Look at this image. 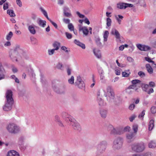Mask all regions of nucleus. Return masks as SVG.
I'll return each instance as SVG.
<instances>
[{
    "mask_svg": "<svg viewBox=\"0 0 156 156\" xmlns=\"http://www.w3.org/2000/svg\"><path fill=\"white\" fill-rule=\"evenodd\" d=\"M12 96V91L10 90H7L6 93L7 101L6 103L3 107L4 110L8 111L11 109L12 106L14 102Z\"/></svg>",
    "mask_w": 156,
    "mask_h": 156,
    "instance_id": "f257e3e1",
    "label": "nucleus"
},
{
    "mask_svg": "<svg viewBox=\"0 0 156 156\" xmlns=\"http://www.w3.org/2000/svg\"><path fill=\"white\" fill-rule=\"evenodd\" d=\"M7 129L9 133H16L19 131V127L14 123L9 124L7 127Z\"/></svg>",
    "mask_w": 156,
    "mask_h": 156,
    "instance_id": "f03ea898",
    "label": "nucleus"
},
{
    "mask_svg": "<svg viewBox=\"0 0 156 156\" xmlns=\"http://www.w3.org/2000/svg\"><path fill=\"white\" fill-rule=\"evenodd\" d=\"M132 149L134 151L137 152L143 151L144 149V146L143 143L135 144L132 146Z\"/></svg>",
    "mask_w": 156,
    "mask_h": 156,
    "instance_id": "7ed1b4c3",
    "label": "nucleus"
},
{
    "mask_svg": "<svg viewBox=\"0 0 156 156\" xmlns=\"http://www.w3.org/2000/svg\"><path fill=\"white\" fill-rule=\"evenodd\" d=\"M40 9L42 12H43V14L44 16L47 18L50 22L52 23V24L54 26V27L56 28H57L58 27V26L57 24L54 22H53L48 17V14L46 12V11L44 10L42 7H41Z\"/></svg>",
    "mask_w": 156,
    "mask_h": 156,
    "instance_id": "20e7f679",
    "label": "nucleus"
},
{
    "mask_svg": "<svg viewBox=\"0 0 156 156\" xmlns=\"http://www.w3.org/2000/svg\"><path fill=\"white\" fill-rule=\"evenodd\" d=\"M133 6L132 4L125 3H120L117 5V8L120 9H125L127 7H132Z\"/></svg>",
    "mask_w": 156,
    "mask_h": 156,
    "instance_id": "39448f33",
    "label": "nucleus"
},
{
    "mask_svg": "<svg viewBox=\"0 0 156 156\" xmlns=\"http://www.w3.org/2000/svg\"><path fill=\"white\" fill-rule=\"evenodd\" d=\"M137 48L140 50L142 51H146L151 49L150 47L141 44H138L136 45Z\"/></svg>",
    "mask_w": 156,
    "mask_h": 156,
    "instance_id": "423d86ee",
    "label": "nucleus"
},
{
    "mask_svg": "<svg viewBox=\"0 0 156 156\" xmlns=\"http://www.w3.org/2000/svg\"><path fill=\"white\" fill-rule=\"evenodd\" d=\"M107 95L111 98H113L115 96L113 89L111 87L108 86L107 88Z\"/></svg>",
    "mask_w": 156,
    "mask_h": 156,
    "instance_id": "0eeeda50",
    "label": "nucleus"
},
{
    "mask_svg": "<svg viewBox=\"0 0 156 156\" xmlns=\"http://www.w3.org/2000/svg\"><path fill=\"white\" fill-rule=\"evenodd\" d=\"M108 129L111 131V133L112 134H120L123 133L122 132L121 133L120 131L118 130V129L116 130L112 125H110L109 126Z\"/></svg>",
    "mask_w": 156,
    "mask_h": 156,
    "instance_id": "6e6552de",
    "label": "nucleus"
},
{
    "mask_svg": "<svg viewBox=\"0 0 156 156\" xmlns=\"http://www.w3.org/2000/svg\"><path fill=\"white\" fill-rule=\"evenodd\" d=\"M79 31H82L84 34L85 36H87L89 33V30L87 27H83L80 25L79 27Z\"/></svg>",
    "mask_w": 156,
    "mask_h": 156,
    "instance_id": "1a4fd4ad",
    "label": "nucleus"
},
{
    "mask_svg": "<svg viewBox=\"0 0 156 156\" xmlns=\"http://www.w3.org/2000/svg\"><path fill=\"white\" fill-rule=\"evenodd\" d=\"M122 143L120 140H116L114 141V148L117 149L119 148L122 147Z\"/></svg>",
    "mask_w": 156,
    "mask_h": 156,
    "instance_id": "9d476101",
    "label": "nucleus"
},
{
    "mask_svg": "<svg viewBox=\"0 0 156 156\" xmlns=\"http://www.w3.org/2000/svg\"><path fill=\"white\" fill-rule=\"evenodd\" d=\"M111 34L115 36L116 38L120 41L121 37L120 34L118 30L115 29H112L111 31Z\"/></svg>",
    "mask_w": 156,
    "mask_h": 156,
    "instance_id": "9b49d317",
    "label": "nucleus"
},
{
    "mask_svg": "<svg viewBox=\"0 0 156 156\" xmlns=\"http://www.w3.org/2000/svg\"><path fill=\"white\" fill-rule=\"evenodd\" d=\"M68 11H70L69 8L67 7H65L63 10L64 15L66 17H70L72 16V14Z\"/></svg>",
    "mask_w": 156,
    "mask_h": 156,
    "instance_id": "f8f14e48",
    "label": "nucleus"
},
{
    "mask_svg": "<svg viewBox=\"0 0 156 156\" xmlns=\"http://www.w3.org/2000/svg\"><path fill=\"white\" fill-rule=\"evenodd\" d=\"M7 156H19V155L16 151L11 150L8 152Z\"/></svg>",
    "mask_w": 156,
    "mask_h": 156,
    "instance_id": "ddd939ff",
    "label": "nucleus"
},
{
    "mask_svg": "<svg viewBox=\"0 0 156 156\" xmlns=\"http://www.w3.org/2000/svg\"><path fill=\"white\" fill-rule=\"evenodd\" d=\"M136 87L134 84H132L129 86L128 87L126 88L125 90L126 93L130 94L132 93V91L130 90L131 89H134Z\"/></svg>",
    "mask_w": 156,
    "mask_h": 156,
    "instance_id": "4468645a",
    "label": "nucleus"
},
{
    "mask_svg": "<svg viewBox=\"0 0 156 156\" xmlns=\"http://www.w3.org/2000/svg\"><path fill=\"white\" fill-rule=\"evenodd\" d=\"M93 51L95 55L98 58H101V55L100 50L96 49H94Z\"/></svg>",
    "mask_w": 156,
    "mask_h": 156,
    "instance_id": "2eb2a0df",
    "label": "nucleus"
},
{
    "mask_svg": "<svg viewBox=\"0 0 156 156\" xmlns=\"http://www.w3.org/2000/svg\"><path fill=\"white\" fill-rule=\"evenodd\" d=\"M146 68L147 72L150 74H152L153 73V70L152 68L149 64H147L146 65Z\"/></svg>",
    "mask_w": 156,
    "mask_h": 156,
    "instance_id": "dca6fc26",
    "label": "nucleus"
},
{
    "mask_svg": "<svg viewBox=\"0 0 156 156\" xmlns=\"http://www.w3.org/2000/svg\"><path fill=\"white\" fill-rule=\"evenodd\" d=\"M37 23L40 26L43 27H44L46 25V22L45 21L39 19Z\"/></svg>",
    "mask_w": 156,
    "mask_h": 156,
    "instance_id": "f3484780",
    "label": "nucleus"
},
{
    "mask_svg": "<svg viewBox=\"0 0 156 156\" xmlns=\"http://www.w3.org/2000/svg\"><path fill=\"white\" fill-rule=\"evenodd\" d=\"M154 121L153 120H151L149 122L148 125V129L149 130H151L154 126Z\"/></svg>",
    "mask_w": 156,
    "mask_h": 156,
    "instance_id": "a211bd4d",
    "label": "nucleus"
},
{
    "mask_svg": "<svg viewBox=\"0 0 156 156\" xmlns=\"http://www.w3.org/2000/svg\"><path fill=\"white\" fill-rule=\"evenodd\" d=\"M60 45V43L57 41H55L53 44V47L55 48L54 49L56 50L58 49Z\"/></svg>",
    "mask_w": 156,
    "mask_h": 156,
    "instance_id": "6ab92c4d",
    "label": "nucleus"
},
{
    "mask_svg": "<svg viewBox=\"0 0 156 156\" xmlns=\"http://www.w3.org/2000/svg\"><path fill=\"white\" fill-rule=\"evenodd\" d=\"M130 73H131L130 72V70L129 69L126 70V71L122 72V75L123 77H128L129 76Z\"/></svg>",
    "mask_w": 156,
    "mask_h": 156,
    "instance_id": "aec40b11",
    "label": "nucleus"
},
{
    "mask_svg": "<svg viewBox=\"0 0 156 156\" xmlns=\"http://www.w3.org/2000/svg\"><path fill=\"white\" fill-rule=\"evenodd\" d=\"M149 147L154 148L156 147V142L154 141H151L148 144Z\"/></svg>",
    "mask_w": 156,
    "mask_h": 156,
    "instance_id": "412c9836",
    "label": "nucleus"
},
{
    "mask_svg": "<svg viewBox=\"0 0 156 156\" xmlns=\"http://www.w3.org/2000/svg\"><path fill=\"white\" fill-rule=\"evenodd\" d=\"M28 29L30 32L32 34H35L36 33V30L34 27L32 25L29 26Z\"/></svg>",
    "mask_w": 156,
    "mask_h": 156,
    "instance_id": "4be33fe9",
    "label": "nucleus"
},
{
    "mask_svg": "<svg viewBox=\"0 0 156 156\" xmlns=\"http://www.w3.org/2000/svg\"><path fill=\"white\" fill-rule=\"evenodd\" d=\"M109 34V32L108 31H105L104 34V41H106L107 40V38L108 37Z\"/></svg>",
    "mask_w": 156,
    "mask_h": 156,
    "instance_id": "5701e85b",
    "label": "nucleus"
},
{
    "mask_svg": "<svg viewBox=\"0 0 156 156\" xmlns=\"http://www.w3.org/2000/svg\"><path fill=\"white\" fill-rule=\"evenodd\" d=\"M7 13L12 17H14L15 15L13 10H7Z\"/></svg>",
    "mask_w": 156,
    "mask_h": 156,
    "instance_id": "b1692460",
    "label": "nucleus"
},
{
    "mask_svg": "<svg viewBox=\"0 0 156 156\" xmlns=\"http://www.w3.org/2000/svg\"><path fill=\"white\" fill-rule=\"evenodd\" d=\"M100 114L102 117L105 118L107 114V112L105 110H102L101 111Z\"/></svg>",
    "mask_w": 156,
    "mask_h": 156,
    "instance_id": "393cba45",
    "label": "nucleus"
},
{
    "mask_svg": "<svg viewBox=\"0 0 156 156\" xmlns=\"http://www.w3.org/2000/svg\"><path fill=\"white\" fill-rule=\"evenodd\" d=\"M13 36V33L12 32L10 31L9 34L7 35L6 39L7 40H10Z\"/></svg>",
    "mask_w": 156,
    "mask_h": 156,
    "instance_id": "a878e982",
    "label": "nucleus"
},
{
    "mask_svg": "<svg viewBox=\"0 0 156 156\" xmlns=\"http://www.w3.org/2000/svg\"><path fill=\"white\" fill-rule=\"evenodd\" d=\"M79 87L80 88H83L85 87V84L83 82L79 83H77Z\"/></svg>",
    "mask_w": 156,
    "mask_h": 156,
    "instance_id": "bb28decb",
    "label": "nucleus"
},
{
    "mask_svg": "<svg viewBox=\"0 0 156 156\" xmlns=\"http://www.w3.org/2000/svg\"><path fill=\"white\" fill-rule=\"evenodd\" d=\"M140 81L138 80H135L131 81V83L132 84H134L135 87H136V84L138 83H140Z\"/></svg>",
    "mask_w": 156,
    "mask_h": 156,
    "instance_id": "cd10ccee",
    "label": "nucleus"
},
{
    "mask_svg": "<svg viewBox=\"0 0 156 156\" xmlns=\"http://www.w3.org/2000/svg\"><path fill=\"white\" fill-rule=\"evenodd\" d=\"M5 70L0 71V80L3 79L5 77Z\"/></svg>",
    "mask_w": 156,
    "mask_h": 156,
    "instance_id": "c85d7f7f",
    "label": "nucleus"
},
{
    "mask_svg": "<svg viewBox=\"0 0 156 156\" xmlns=\"http://www.w3.org/2000/svg\"><path fill=\"white\" fill-rule=\"evenodd\" d=\"M68 28L70 31H74V27L72 23H70L68 25Z\"/></svg>",
    "mask_w": 156,
    "mask_h": 156,
    "instance_id": "c756f323",
    "label": "nucleus"
},
{
    "mask_svg": "<svg viewBox=\"0 0 156 156\" xmlns=\"http://www.w3.org/2000/svg\"><path fill=\"white\" fill-rule=\"evenodd\" d=\"M106 24L108 27H109L111 25L112 21L111 19L109 18H107L106 19Z\"/></svg>",
    "mask_w": 156,
    "mask_h": 156,
    "instance_id": "7c9ffc66",
    "label": "nucleus"
},
{
    "mask_svg": "<svg viewBox=\"0 0 156 156\" xmlns=\"http://www.w3.org/2000/svg\"><path fill=\"white\" fill-rule=\"evenodd\" d=\"M138 126L137 125L135 124L133 126V129L134 131V133H136L138 130Z\"/></svg>",
    "mask_w": 156,
    "mask_h": 156,
    "instance_id": "2f4dec72",
    "label": "nucleus"
},
{
    "mask_svg": "<svg viewBox=\"0 0 156 156\" xmlns=\"http://www.w3.org/2000/svg\"><path fill=\"white\" fill-rule=\"evenodd\" d=\"M134 135L133 133H131L130 134H129L127 135L126 137L127 139L129 140H130L132 139Z\"/></svg>",
    "mask_w": 156,
    "mask_h": 156,
    "instance_id": "473e14b6",
    "label": "nucleus"
},
{
    "mask_svg": "<svg viewBox=\"0 0 156 156\" xmlns=\"http://www.w3.org/2000/svg\"><path fill=\"white\" fill-rule=\"evenodd\" d=\"M151 112L153 114H154L156 113V107L153 106L151 107Z\"/></svg>",
    "mask_w": 156,
    "mask_h": 156,
    "instance_id": "72a5a7b5",
    "label": "nucleus"
},
{
    "mask_svg": "<svg viewBox=\"0 0 156 156\" xmlns=\"http://www.w3.org/2000/svg\"><path fill=\"white\" fill-rule=\"evenodd\" d=\"M138 75L141 77H143L145 76V73L142 71H140L138 72Z\"/></svg>",
    "mask_w": 156,
    "mask_h": 156,
    "instance_id": "f704fd0d",
    "label": "nucleus"
},
{
    "mask_svg": "<svg viewBox=\"0 0 156 156\" xmlns=\"http://www.w3.org/2000/svg\"><path fill=\"white\" fill-rule=\"evenodd\" d=\"M68 81L69 83L73 84L74 83V78L73 76H72L70 79L68 80Z\"/></svg>",
    "mask_w": 156,
    "mask_h": 156,
    "instance_id": "c9c22d12",
    "label": "nucleus"
},
{
    "mask_svg": "<svg viewBox=\"0 0 156 156\" xmlns=\"http://www.w3.org/2000/svg\"><path fill=\"white\" fill-rule=\"evenodd\" d=\"M65 34L67 37L68 39H70L72 38V35L71 34L68 33V32H66L65 33Z\"/></svg>",
    "mask_w": 156,
    "mask_h": 156,
    "instance_id": "e433bc0d",
    "label": "nucleus"
},
{
    "mask_svg": "<svg viewBox=\"0 0 156 156\" xmlns=\"http://www.w3.org/2000/svg\"><path fill=\"white\" fill-rule=\"evenodd\" d=\"M145 58L146 60L149 62H151L152 63H154V61L151 60V58L149 57H145Z\"/></svg>",
    "mask_w": 156,
    "mask_h": 156,
    "instance_id": "4c0bfd02",
    "label": "nucleus"
},
{
    "mask_svg": "<svg viewBox=\"0 0 156 156\" xmlns=\"http://www.w3.org/2000/svg\"><path fill=\"white\" fill-rule=\"evenodd\" d=\"M135 107V105L133 104H131L129 105V108L130 110H132Z\"/></svg>",
    "mask_w": 156,
    "mask_h": 156,
    "instance_id": "58836bf2",
    "label": "nucleus"
},
{
    "mask_svg": "<svg viewBox=\"0 0 156 156\" xmlns=\"http://www.w3.org/2000/svg\"><path fill=\"white\" fill-rule=\"evenodd\" d=\"M55 50V49H53L51 50H48V52L49 54V55H52L54 53Z\"/></svg>",
    "mask_w": 156,
    "mask_h": 156,
    "instance_id": "ea45409f",
    "label": "nucleus"
},
{
    "mask_svg": "<svg viewBox=\"0 0 156 156\" xmlns=\"http://www.w3.org/2000/svg\"><path fill=\"white\" fill-rule=\"evenodd\" d=\"M145 110H144L139 115L138 117L140 118L143 117L145 115Z\"/></svg>",
    "mask_w": 156,
    "mask_h": 156,
    "instance_id": "a19ab883",
    "label": "nucleus"
},
{
    "mask_svg": "<svg viewBox=\"0 0 156 156\" xmlns=\"http://www.w3.org/2000/svg\"><path fill=\"white\" fill-rule=\"evenodd\" d=\"M83 82V81L82 80L80 77L78 76L77 78V80L76 83H79L81 82Z\"/></svg>",
    "mask_w": 156,
    "mask_h": 156,
    "instance_id": "79ce46f5",
    "label": "nucleus"
},
{
    "mask_svg": "<svg viewBox=\"0 0 156 156\" xmlns=\"http://www.w3.org/2000/svg\"><path fill=\"white\" fill-rule=\"evenodd\" d=\"M76 13L80 18H83L84 17V16L81 14L79 12H77Z\"/></svg>",
    "mask_w": 156,
    "mask_h": 156,
    "instance_id": "37998d69",
    "label": "nucleus"
},
{
    "mask_svg": "<svg viewBox=\"0 0 156 156\" xmlns=\"http://www.w3.org/2000/svg\"><path fill=\"white\" fill-rule=\"evenodd\" d=\"M16 3L20 7H21L22 6V2L20 0H16Z\"/></svg>",
    "mask_w": 156,
    "mask_h": 156,
    "instance_id": "c03bdc74",
    "label": "nucleus"
},
{
    "mask_svg": "<svg viewBox=\"0 0 156 156\" xmlns=\"http://www.w3.org/2000/svg\"><path fill=\"white\" fill-rule=\"evenodd\" d=\"M8 8V4L7 3H6L4 4L3 9L4 10L7 9Z\"/></svg>",
    "mask_w": 156,
    "mask_h": 156,
    "instance_id": "a18cd8bd",
    "label": "nucleus"
},
{
    "mask_svg": "<svg viewBox=\"0 0 156 156\" xmlns=\"http://www.w3.org/2000/svg\"><path fill=\"white\" fill-rule=\"evenodd\" d=\"M136 117L135 115H133L130 117L129 118V120L130 122H132Z\"/></svg>",
    "mask_w": 156,
    "mask_h": 156,
    "instance_id": "49530a36",
    "label": "nucleus"
},
{
    "mask_svg": "<svg viewBox=\"0 0 156 156\" xmlns=\"http://www.w3.org/2000/svg\"><path fill=\"white\" fill-rule=\"evenodd\" d=\"M130 128L129 126H127L126 127H125L124 129V131L125 132L126 131H129L130 130Z\"/></svg>",
    "mask_w": 156,
    "mask_h": 156,
    "instance_id": "de8ad7c7",
    "label": "nucleus"
},
{
    "mask_svg": "<svg viewBox=\"0 0 156 156\" xmlns=\"http://www.w3.org/2000/svg\"><path fill=\"white\" fill-rule=\"evenodd\" d=\"M63 21L66 23H70V20L69 19H63Z\"/></svg>",
    "mask_w": 156,
    "mask_h": 156,
    "instance_id": "09e8293b",
    "label": "nucleus"
},
{
    "mask_svg": "<svg viewBox=\"0 0 156 156\" xmlns=\"http://www.w3.org/2000/svg\"><path fill=\"white\" fill-rule=\"evenodd\" d=\"M71 69L69 68L68 67L67 69V73L68 75H70L71 73Z\"/></svg>",
    "mask_w": 156,
    "mask_h": 156,
    "instance_id": "8fccbe9b",
    "label": "nucleus"
},
{
    "mask_svg": "<svg viewBox=\"0 0 156 156\" xmlns=\"http://www.w3.org/2000/svg\"><path fill=\"white\" fill-rule=\"evenodd\" d=\"M149 85L151 87H154L155 86V84L154 82H151L149 83Z\"/></svg>",
    "mask_w": 156,
    "mask_h": 156,
    "instance_id": "3c124183",
    "label": "nucleus"
},
{
    "mask_svg": "<svg viewBox=\"0 0 156 156\" xmlns=\"http://www.w3.org/2000/svg\"><path fill=\"white\" fill-rule=\"evenodd\" d=\"M116 62L118 65V66H119V67H123L124 66H123V65L122 64H121L119 62H118V60H116Z\"/></svg>",
    "mask_w": 156,
    "mask_h": 156,
    "instance_id": "603ef678",
    "label": "nucleus"
},
{
    "mask_svg": "<svg viewBox=\"0 0 156 156\" xmlns=\"http://www.w3.org/2000/svg\"><path fill=\"white\" fill-rule=\"evenodd\" d=\"M95 41L98 44H101V43L100 42V39L99 38H96L95 40Z\"/></svg>",
    "mask_w": 156,
    "mask_h": 156,
    "instance_id": "864d4df0",
    "label": "nucleus"
},
{
    "mask_svg": "<svg viewBox=\"0 0 156 156\" xmlns=\"http://www.w3.org/2000/svg\"><path fill=\"white\" fill-rule=\"evenodd\" d=\"M61 49L64 51H65L67 52H68V51L67 50V48L65 46H62L61 47Z\"/></svg>",
    "mask_w": 156,
    "mask_h": 156,
    "instance_id": "5fc2aeb1",
    "label": "nucleus"
},
{
    "mask_svg": "<svg viewBox=\"0 0 156 156\" xmlns=\"http://www.w3.org/2000/svg\"><path fill=\"white\" fill-rule=\"evenodd\" d=\"M115 74L117 75H119L120 74V72L119 70L116 69L115 70Z\"/></svg>",
    "mask_w": 156,
    "mask_h": 156,
    "instance_id": "6e6d98bb",
    "label": "nucleus"
},
{
    "mask_svg": "<svg viewBox=\"0 0 156 156\" xmlns=\"http://www.w3.org/2000/svg\"><path fill=\"white\" fill-rule=\"evenodd\" d=\"M79 46L81 47L83 49H85V44L81 43L79 45Z\"/></svg>",
    "mask_w": 156,
    "mask_h": 156,
    "instance_id": "4d7b16f0",
    "label": "nucleus"
},
{
    "mask_svg": "<svg viewBox=\"0 0 156 156\" xmlns=\"http://www.w3.org/2000/svg\"><path fill=\"white\" fill-rule=\"evenodd\" d=\"M84 21L85 22V23H86L88 25L90 23V22L87 18L85 19Z\"/></svg>",
    "mask_w": 156,
    "mask_h": 156,
    "instance_id": "13d9d810",
    "label": "nucleus"
},
{
    "mask_svg": "<svg viewBox=\"0 0 156 156\" xmlns=\"http://www.w3.org/2000/svg\"><path fill=\"white\" fill-rule=\"evenodd\" d=\"M5 46H10L11 45V43L10 41H7L6 42L5 44Z\"/></svg>",
    "mask_w": 156,
    "mask_h": 156,
    "instance_id": "bf43d9fd",
    "label": "nucleus"
},
{
    "mask_svg": "<svg viewBox=\"0 0 156 156\" xmlns=\"http://www.w3.org/2000/svg\"><path fill=\"white\" fill-rule=\"evenodd\" d=\"M57 68L59 69H61L62 67V65L61 63H58L57 66Z\"/></svg>",
    "mask_w": 156,
    "mask_h": 156,
    "instance_id": "052dcab7",
    "label": "nucleus"
},
{
    "mask_svg": "<svg viewBox=\"0 0 156 156\" xmlns=\"http://www.w3.org/2000/svg\"><path fill=\"white\" fill-rule=\"evenodd\" d=\"M74 42L77 45H78L79 46V45L81 43L79 41H77L76 40H75L74 41Z\"/></svg>",
    "mask_w": 156,
    "mask_h": 156,
    "instance_id": "680f3d73",
    "label": "nucleus"
},
{
    "mask_svg": "<svg viewBox=\"0 0 156 156\" xmlns=\"http://www.w3.org/2000/svg\"><path fill=\"white\" fill-rule=\"evenodd\" d=\"M124 48V46L123 45H121L119 47V49L120 50H123Z\"/></svg>",
    "mask_w": 156,
    "mask_h": 156,
    "instance_id": "e2e57ef3",
    "label": "nucleus"
},
{
    "mask_svg": "<svg viewBox=\"0 0 156 156\" xmlns=\"http://www.w3.org/2000/svg\"><path fill=\"white\" fill-rule=\"evenodd\" d=\"M154 92V90L152 88H151L149 89L148 92V94H150L151 93H153Z\"/></svg>",
    "mask_w": 156,
    "mask_h": 156,
    "instance_id": "0e129e2a",
    "label": "nucleus"
},
{
    "mask_svg": "<svg viewBox=\"0 0 156 156\" xmlns=\"http://www.w3.org/2000/svg\"><path fill=\"white\" fill-rule=\"evenodd\" d=\"M6 0H1L0 1V5H1L4 3Z\"/></svg>",
    "mask_w": 156,
    "mask_h": 156,
    "instance_id": "69168bd1",
    "label": "nucleus"
},
{
    "mask_svg": "<svg viewBox=\"0 0 156 156\" xmlns=\"http://www.w3.org/2000/svg\"><path fill=\"white\" fill-rule=\"evenodd\" d=\"M17 69L16 68H13L12 69V71L14 73H16L17 72Z\"/></svg>",
    "mask_w": 156,
    "mask_h": 156,
    "instance_id": "338daca9",
    "label": "nucleus"
},
{
    "mask_svg": "<svg viewBox=\"0 0 156 156\" xmlns=\"http://www.w3.org/2000/svg\"><path fill=\"white\" fill-rule=\"evenodd\" d=\"M64 2V1L63 0H59L58 1V3L61 5H62L63 4Z\"/></svg>",
    "mask_w": 156,
    "mask_h": 156,
    "instance_id": "774afa93",
    "label": "nucleus"
}]
</instances>
